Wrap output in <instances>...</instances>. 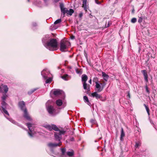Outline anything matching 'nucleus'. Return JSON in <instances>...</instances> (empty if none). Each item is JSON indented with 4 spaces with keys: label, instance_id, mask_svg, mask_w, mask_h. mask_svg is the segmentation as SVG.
Returning <instances> with one entry per match:
<instances>
[{
    "label": "nucleus",
    "instance_id": "1",
    "mask_svg": "<svg viewBox=\"0 0 157 157\" xmlns=\"http://www.w3.org/2000/svg\"><path fill=\"white\" fill-rule=\"evenodd\" d=\"M44 127L49 130L51 131L53 129L57 131L54 133V137L56 140H59V141L62 139V135H64L66 132L63 130H60L56 125L54 124L51 125L47 124L44 125Z\"/></svg>",
    "mask_w": 157,
    "mask_h": 157
},
{
    "label": "nucleus",
    "instance_id": "2",
    "mask_svg": "<svg viewBox=\"0 0 157 157\" xmlns=\"http://www.w3.org/2000/svg\"><path fill=\"white\" fill-rule=\"evenodd\" d=\"M58 46L57 42L55 39H51L49 42L44 44V46L50 51H54L55 48H57Z\"/></svg>",
    "mask_w": 157,
    "mask_h": 157
},
{
    "label": "nucleus",
    "instance_id": "3",
    "mask_svg": "<svg viewBox=\"0 0 157 157\" xmlns=\"http://www.w3.org/2000/svg\"><path fill=\"white\" fill-rule=\"evenodd\" d=\"M19 106L21 109L24 111V117L27 120L30 121L32 120L28 114L27 109L25 107V103L23 101H21L19 102Z\"/></svg>",
    "mask_w": 157,
    "mask_h": 157
},
{
    "label": "nucleus",
    "instance_id": "4",
    "mask_svg": "<svg viewBox=\"0 0 157 157\" xmlns=\"http://www.w3.org/2000/svg\"><path fill=\"white\" fill-rule=\"evenodd\" d=\"M70 45L71 44L68 41L62 40L60 43V50L63 52L67 51Z\"/></svg>",
    "mask_w": 157,
    "mask_h": 157
},
{
    "label": "nucleus",
    "instance_id": "5",
    "mask_svg": "<svg viewBox=\"0 0 157 157\" xmlns=\"http://www.w3.org/2000/svg\"><path fill=\"white\" fill-rule=\"evenodd\" d=\"M52 103L51 101L48 100L46 104V106L48 113L52 115H55V109L53 107L50 105Z\"/></svg>",
    "mask_w": 157,
    "mask_h": 157
},
{
    "label": "nucleus",
    "instance_id": "6",
    "mask_svg": "<svg viewBox=\"0 0 157 157\" xmlns=\"http://www.w3.org/2000/svg\"><path fill=\"white\" fill-rule=\"evenodd\" d=\"M52 92L56 96H59L62 99L65 98V94L63 91L59 89H56L52 90Z\"/></svg>",
    "mask_w": 157,
    "mask_h": 157
},
{
    "label": "nucleus",
    "instance_id": "7",
    "mask_svg": "<svg viewBox=\"0 0 157 157\" xmlns=\"http://www.w3.org/2000/svg\"><path fill=\"white\" fill-rule=\"evenodd\" d=\"M26 126L28 127L29 132H28V134L29 136L31 137H33V136L34 132V126L31 123H28L26 124Z\"/></svg>",
    "mask_w": 157,
    "mask_h": 157
},
{
    "label": "nucleus",
    "instance_id": "8",
    "mask_svg": "<svg viewBox=\"0 0 157 157\" xmlns=\"http://www.w3.org/2000/svg\"><path fill=\"white\" fill-rule=\"evenodd\" d=\"M1 105L2 108V113L8 116H9V114L8 111L6 109L8 105L7 104L5 101H3L1 103Z\"/></svg>",
    "mask_w": 157,
    "mask_h": 157
},
{
    "label": "nucleus",
    "instance_id": "9",
    "mask_svg": "<svg viewBox=\"0 0 157 157\" xmlns=\"http://www.w3.org/2000/svg\"><path fill=\"white\" fill-rule=\"evenodd\" d=\"M50 74V72L48 70L45 69L41 72V74L43 78L45 79H47L48 78L47 75Z\"/></svg>",
    "mask_w": 157,
    "mask_h": 157
},
{
    "label": "nucleus",
    "instance_id": "10",
    "mask_svg": "<svg viewBox=\"0 0 157 157\" xmlns=\"http://www.w3.org/2000/svg\"><path fill=\"white\" fill-rule=\"evenodd\" d=\"M61 140H60V141H59V140H56L57 141H59V143L58 144L50 143L48 144V146L50 148L61 146L62 144H61Z\"/></svg>",
    "mask_w": 157,
    "mask_h": 157
},
{
    "label": "nucleus",
    "instance_id": "11",
    "mask_svg": "<svg viewBox=\"0 0 157 157\" xmlns=\"http://www.w3.org/2000/svg\"><path fill=\"white\" fill-rule=\"evenodd\" d=\"M95 83L96 84L95 87L97 89V92H101L103 89V87H101V85H102V83H99L98 82H95Z\"/></svg>",
    "mask_w": 157,
    "mask_h": 157
},
{
    "label": "nucleus",
    "instance_id": "12",
    "mask_svg": "<svg viewBox=\"0 0 157 157\" xmlns=\"http://www.w3.org/2000/svg\"><path fill=\"white\" fill-rule=\"evenodd\" d=\"M49 35H46L42 39V42L44 46L45 44H47L49 42Z\"/></svg>",
    "mask_w": 157,
    "mask_h": 157
},
{
    "label": "nucleus",
    "instance_id": "13",
    "mask_svg": "<svg viewBox=\"0 0 157 157\" xmlns=\"http://www.w3.org/2000/svg\"><path fill=\"white\" fill-rule=\"evenodd\" d=\"M141 72L143 74V75H144V78L145 81L147 82H148V75L146 72V70H142L141 71Z\"/></svg>",
    "mask_w": 157,
    "mask_h": 157
},
{
    "label": "nucleus",
    "instance_id": "14",
    "mask_svg": "<svg viewBox=\"0 0 157 157\" xmlns=\"http://www.w3.org/2000/svg\"><path fill=\"white\" fill-rule=\"evenodd\" d=\"M83 89L84 90H86L87 91H90V88L89 85H88L86 82H82Z\"/></svg>",
    "mask_w": 157,
    "mask_h": 157
},
{
    "label": "nucleus",
    "instance_id": "15",
    "mask_svg": "<svg viewBox=\"0 0 157 157\" xmlns=\"http://www.w3.org/2000/svg\"><path fill=\"white\" fill-rule=\"evenodd\" d=\"M91 95L93 97H95L97 99L101 98V95L98 94L96 92H94L91 94Z\"/></svg>",
    "mask_w": 157,
    "mask_h": 157
},
{
    "label": "nucleus",
    "instance_id": "16",
    "mask_svg": "<svg viewBox=\"0 0 157 157\" xmlns=\"http://www.w3.org/2000/svg\"><path fill=\"white\" fill-rule=\"evenodd\" d=\"M88 79V77L85 74H83L82 75V82H86Z\"/></svg>",
    "mask_w": 157,
    "mask_h": 157
},
{
    "label": "nucleus",
    "instance_id": "17",
    "mask_svg": "<svg viewBox=\"0 0 157 157\" xmlns=\"http://www.w3.org/2000/svg\"><path fill=\"white\" fill-rule=\"evenodd\" d=\"M83 99L84 102L89 106L91 105V103L90 102L88 97L85 96L83 97Z\"/></svg>",
    "mask_w": 157,
    "mask_h": 157
},
{
    "label": "nucleus",
    "instance_id": "18",
    "mask_svg": "<svg viewBox=\"0 0 157 157\" xmlns=\"http://www.w3.org/2000/svg\"><path fill=\"white\" fill-rule=\"evenodd\" d=\"M125 133L124 132L123 128H121V136L120 138V140L121 141L123 140V137L125 136Z\"/></svg>",
    "mask_w": 157,
    "mask_h": 157
},
{
    "label": "nucleus",
    "instance_id": "19",
    "mask_svg": "<svg viewBox=\"0 0 157 157\" xmlns=\"http://www.w3.org/2000/svg\"><path fill=\"white\" fill-rule=\"evenodd\" d=\"M102 74L104 80L105 81H107L109 77L108 75L104 72H102Z\"/></svg>",
    "mask_w": 157,
    "mask_h": 157
},
{
    "label": "nucleus",
    "instance_id": "20",
    "mask_svg": "<svg viewBox=\"0 0 157 157\" xmlns=\"http://www.w3.org/2000/svg\"><path fill=\"white\" fill-rule=\"evenodd\" d=\"M86 1V0H82V7L86 11H87Z\"/></svg>",
    "mask_w": 157,
    "mask_h": 157
},
{
    "label": "nucleus",
    "instance_id": "21",
    "mask_svg": "<svg viewBox=\"0 0 157 157\" xmlns=\"http://www.w3.org/2000/svg\"><path fill=\"white\" fill-rule=\"evenodd\" d=\"M74 12L73 10L70 9L69 10H67V16H71Z\"/></svg>",
    "mask_w": 157,
    "mask_h": 157
},
{
    "label": "nucleus",
    "instance_id": "22",
    "mask_svg": "<svg viewBox=\"0 0 157 157\" xmlns=\"http://www.w3.org/2000/svg\"><path fill=\"white\" fill-rule=\"evenodd\" d=\"M56 103L58 106H60L62 105L63 102L62 101L59 99L56 101Z\"/></svg>",
    "mask_w": 157,
    "mask_h": 157
},
{
    "label": "nucleus",
    "instance_id": "23",
    "mask_svg": "<svg viewBox=\"0 0 157 157\" xmlns=\"http://www.w3.org/2000/svg\"><path fill=\"white\" fill-rule=\"evenodd\" d=\"M144 105L145 108V109L146 110V111L148 115V116H149L150 114V110H149V107H148V106L147 105H146L145 104H144Z\"/></svg>",
    "mask_w": 157,
    "mask_h": 157
},
{
    "label": "nucleus",
    "instance_id": "24",
    "mask_svg": "<svg viewBox=\"0 0 157 157\" xmlns=\"http://www.w3.org/2000/svg\"><path fill=\"white\" fill-rule=\"evenodd\" d=\"M67 154L69 156H72L74 155V151L72 150L71 151H68L67 152Z\"/></svg>",
    "mask_w": 157,
    "mask_h": 157
},
{
    "label": "nucleus",
    "instance_id": "25",
    "mask_svg": "<svg viewBox=\"0 0 157 157\" xmlns=\"http://www.w3.org/2000/svg\"><path fill=\"white\" fill-rule=\"evenodd\" d=\"M38 89V88H35L32 89L30 90L28 92V93L30 95L32 94L36 90Z\"/></svg>",
    "mask_w": 157,
    "mask_h": 157
},
{
    "label": "nucleus",
    "instance_id": "26",
    "mask_svg": "<svg viewBox=\"0 0 157 157\" xmlns=\"http://www.w3.org/2000/svg\"><path fill=\"white\" fill-rule=\"evenodd\" d=\"M67 10L65 8H64L61 10V12L64 15L65 13H67Z\"/></svg>",
    "mask_w": 157,
    "mask_h": 157
},
{
    "label": "nucleus",
    "instance_id": "27",
    "mask_svg": "<svg viewBox=\"0 0 157 157\" xmlns=\"http://www.w3.org/2000/svg\"><path fill=\"white\" fill-rule=\"evenodd\" d=\"M3 87V90L5 92V93H7L8 90V88L7 86L6 85H4Z\"/></svg>",
    "mask_w": 157,
    "mask_h": 157
},
{
    "label": "nucleus",
    "instance_id": "28",
    "mask_svg": "<svg viewBox=\"0 0 157 157\" xmlns=\"http://www.w3.org/2000/svg\"><path fill=\"white\" fill-rule=\"evenodd\" d=\"M68 77V75L67 74H66L64 75H63L61 76V78L62 79H64V80H68V79H67V78Z\"/></svg>",
    "mask_w": 157,
    "mask_h": 157
},
{
    "label": "nucleus",
    "instance_id": "29",
    "mask_svg": "<svg viewBox=\"0 0 157 157\" xmlns=\"http://www.w3.org/2000/svg\"><path fill=\"white\" fill-rule=\"evenodd\" d=\"M141 145V143L140 142H136L135 145L136 148H139Z\"/></svg>",
    "mask_w": 157,
    "mask_h": 157
},
{
    "label": "nucleus",
    "instance_id": "30",
    "mask_svg": "<svg viewBox=\"0 0 157 157\" xmlns=\"http://www.w3.org/2000/svg\"><path fill=\"white\" fill-rule=\"evenodd\" d=\"M10 121L12 122V123L14 124L17 125H18V123L16 122L15 121L11 118H7Z\"/></svg>",
    "mask_w": 157,
    "mask_h": 157
},
{
    "label": "nucleus",
    "instance_id": "31",
    "mask_svg": "<svg viewBox=\"0 0 157 157\" xmlns=\"http://www.w3.org/2000/svg\"><path fill=\"white\" fill-rule=\"evenodd\" d=\"M61 22V19H58L56 20V21H55L54 24H57L60 23Z\"/></svg>",
    "mask_w": 157,
    "mask_h": 157
},
{
    "label": "nucleus",
    "instance_id": "32",
    "mask_svg": "<svg viewBox=\"0 0 157 157\" xmlns=\"http://www.w3.org/2000/svg\"><path fill=\"white\" fill-rule=\"evenodd\" d=\"M52 80V79L51 78H49L48 79H46V80L45 81V83H50L51 82Z\"/></svg>",
    "mask_w": 157,
    "mask_h": 157
},
{
    "label": "nucleus",
    "instance_id": "33",
    "mask_svg": "<svg viewBox=\"0 0 157 157\" xmlns=\"http://www.w3.org/2000/svg\"><path fill=\"white\" fill-rule=\"evenodd\" d=\"M137 21V19L136 18H133L131 20V22L133 23H134L136 22Z\"/></svg>",
    "mask_w": 157,
    "mask_h": 157
},
{
    "label": "nucleus",
    "instance_id": "34",
    "mask_svg": "<svg viewBox=\"0 0 157 157\" xmlns=\"http://www.w3.org/2000/svg\"><path fill=\"white\" fill-rule=\"evenodd\" d=\"M7 96L6 94L3 95L2 98V100L3 101H5Z\"/></svg>",
    "mask_w": 157,
    "mask_h": 157
},
{
    "label": "nucleus",
    "instance_id": "35",
    "mask_svg": "<svg viewBox=\"0 0 157 157\" xmlns=\"http://www.w3.org/2000/svg\"><path fill=\"white\" fill-rule=\"evenodd\" d=\"M90 122L92 124H96V121L95 119H91L90 120Z\"/></svg>",
    "mask_w": 157,
    "mask_h": 157
},
{
    "label": "nucleus",
    "instance_id": "36",
    "mask_svg": "<svg viewBox=\"0 0 157 157\" xmlns=\"http://www.w3.org/2000/svg\"><path fill=\"white\" fill-rule=\"evenodd\" d=\"M75 71H76V72L78 74H79V75H81L82 73V72L81 71H79L78 70V69H77V68H76L75 69Z\"/></svg>",
    "mask_w": 157,
    "mask_h": 157
},
{
    "label": "nucleus",
    "instance_id": "37",
    "mask_svg": "<svg viewBox=\"0 0 157 157\" xmlns=\"http://www.w3.org/2000/svg\"><path fill=\"white\" fill-rule=\"evenodd\" d=\"M145 88L146 89V91L147 92V93L148 94H149L150 93V91L148 90V87H147V85L145 87Z\"/></svg>",
    "mask_w": 157,
    "mask_h": 157
},
{
    "label": "nucleus",
    "instance_id": "38",
    "mask_svg": "<svg viewBox=\"0 0 157 157\" xmlns=\"http://www.w3.org/2000/svg\"><path fill=\"white\" fill-rule=\"evenodd\" d=\"M110 25V22L108 21L107 23H106L105 25V27L107 28Z\"/></svg>",
    "mask_w": 157,
    "mask_h": 157
},
{
    "label": "nucleus",
    "instance_id": "39",
    "mask_svg": "<svg viewBox=\"0 0 157 157\" xmlns=\"http://www.w3.org/2000/svg\"><path fill=\"white\" fill-rule=\"evenodd\" d=\"M41 2H39L38 3H37V2H34L35 4L38 6H40V5L41 4Z\"/></svg>",
    "mask_w": 157,
    "mask_h": 157
},
{
    "label": "nucleus",
    "instance_id": "40",
    "mask_svg": "<svg viewBox=\"0 0 157 157\" xmlns=\"http://www.w3.org/2000/svg\"><path fill=\"white\" fill-rule=\"evenodd\" d=\"M45 5L47 6L48 4L49 0H43Z\"/></svg>",
    "mask_w": 157,
    "mask_h": 157
},
{
    "label": "nucleus",
    "instance_id": "41",
    "mask_svg": "<svg viewBox=\"0 0 157 157\" xmlns=\"http://www.w3.org/2000/svg\"><path fill=\"white\" fill-rule=\"evenodd\" d=\"M142 18L141 17H139L138 20V22L139 23H140L142 22Z\"/></svg>",
    "mask_w": 157,
    "mask_h": 157
},
{
    "label": "nucleus",
    "instance_id": "42",
    "mask_svg": "<svg viewBox=\"0 0 157 157\" xmlns=\"http://www.w3.org/2000/svg\"><path fill=\"white\" fill-rule=\"evenodd\" d=\"M61 150L63 154H64L66 151L65 149L64 148H62L61 149Z\"/></svg>",
    "mask_w": 157,
    "mask_h": 157
},
{
    "label": "nucleus",
    "instance_id": "43",
    "mask_svg": "<svg viewBox=\"0 0 157 157\" xmlns=\"http://www.w3.org/2000/svg\"><path fill=\"white\" fill-rule=\"evenodd\" d=\"M60 8L61 9V10L63 8H64V5L63 4H60Z\"/></svg>",
    "mask_w": 157,
    "mask_h": 157
},
{
    "label": "nucleus",
    "instance_id": "44",
    "mask_svg": "<svg viewBox=\"0 0 157 157\" xmlns=\"http://www.w3.org/2000/svg\"><path fill=\"white\" fill-rule=\"evenodd\" d=\"M32 25L33 27H36L37 25V24L35 22H33L32 24Z\"/></svg>",
    "mask_w": 157,
    "mask_h": 157
},
{
    "label": "nucleus",
    "instance_id": "45",
    "mask_svg": "<svg viewBox=\"0 0 157 157\" xmlns=\"http://www.w3.org/2000/svg\"><path fill=\"white\" fill-rule=\"evenodd\" d=\"M83 15V14L82 13H80L79 14V16L80 17H81Z\"/></svg>",
    "mask_w": 157,
    "mask_h": 157
},
{
    "label": "nucleus",
    "instance_id": "46",
    "mask_svg": "<svg viewBox=\"0 0 157 157\" xmlns=\"http://www.w3.org/2000/svg\"><path fill=\"white\" fill-rule=\"evenodd\" d=\"M127 96H128L129 98H130V94L129 91L128 92V95H127Z\"/></svg>",
    "mask_w": 157,
    "mask_h": 157
},
{
    "label": "nucleus",
    "instance_id": "47",
    "mask_svg": "<svg viewBox=\"0 0 157 157\" xmlns=\"http://www.w3.org/2000/svg\"><path fill=\"white\" fill-rule=\"evenodd\" d=\"M95 1L96 3L97 4H99L100 3V2L97 0H95Z\"/></svg>",
    "mask_w": 157,
    "mask_h": 157
},
{
    "label": "nucleus",
    "instance_id": "48",
    "mask_svg": "<svg viewBox=\"0 0 157 157\" xmlns=\"http://www.w3.org/2000/svg\"><path fill=\"white\" fill-rule=\"evenodd\" d=\"M89 83H90V84H91V82H91V79H90L89 81Z\"/></svg>",
    "mask_w": 157,
    "mask_h": 157
},
{
    "label": "nucleus",
    "instance_id": "49",
    "mask_svg": "<svg viewBox=\"0 0 157 157\" xmlns=\"http://www.w3.org/2000/svg\"><path fill=\"white\" fill-rule=\"evenodd\" d=\"M71 39H74L75 38V36H72L71 37Z\"/></svg>",
    "mask_w": 157,
    "mask_h": 157
},
{
    "label": "nucleus",
    "instance_id": "50",
    "mask_svg": "<svg viewBox=\"0 0 157 157\" xmlns=\"http://www.w3.org/2000/svg\"><path fill=\"white\" fill-rule=\"evenodd\" d=\"M60 0H54L55 2H59Z\"/></svg>",
    "mask_w": 157,
    "mask_h": 157
},
{
    "label": "nucleus",
    "instance_id": "51",
    "mask_svg": "<svg viewBox=\"0 0 157 157\" xmlns=\"http://www.w3.org/2000/svg\"><path fill=\"white\" fill-rule=\"evenodd\" d=\"M2 91V88L0 86V92H1Z\"/></svg>",
    "mask_w": 157,
    "mask_h": 157
},
{
    "label": "nucleus",
    "instance_id": "52",
    "mask_svg": "<svg viewBox=\"0 0 157 157\" xmlns=\"http://www.w3.org/2000/svg\"><path fill=\"white\" fill-rule=\"evenodd\" d=\"M95 78H94L93 79V81L94 82H95Z\"/></svg>",
    "mask_w": 157,
    "mask_h": 157
},
{
    "label": "nucleus",
    "instance_id": "53",
    "mask_svg": "<svg viewBox=\"0 0 157 157\" xmlns=\"http://www.w3.org/2000/svg\"><path fill=\"white\" fill-rule=\"evenodd\" d=\"M101 138H102V137H100V138H99V140H101Z\"/></svg>",
    "mask_w": 157,
    "mask_h": 157
},
{
    "label": "nucleus",
    "instance_id": "54",
    "mask_svg": "<svg viewBox=\"0 0 157 157\" xmlns=\"http://www.w3.org/2000/svg\"><path fill=\"white\" fill-rule=\"evenodd\" d=\"M98 124H97V127H98Z\"/></svg>",
    "mask_w": 157,
    "mask_h": 157
},
{
    "label": "nucleus",
    "instance_id": "55",
    "mask_svg": "<svg viewBox=\"0 0 157 157\" xmlns=\"http://www.w3.org/2000/svg\"><path fill=\"white\" fill-rule=\"evenodd\" d=\"M28 0V2H29V0Z\"/></svg>",
    "mask_w": 157,
    "mask_h": 157
},
{
    "label": "nucleus",
    "instance_id": "56",
    "mask_svg": "<svg viewBox=\"0 0 157 157\" xmlns=\"http://www.w3.org/2000/svg\"><path fill=\"white\" fill-rule=\"evenodd\" d=\"M76 0H75V1H76Z\"/></svg>",
    "mask_w": 157,
    "mask_h": 157
}]
</instances>
